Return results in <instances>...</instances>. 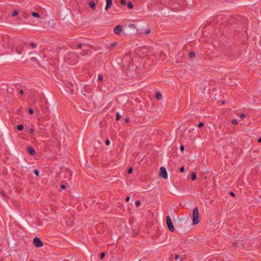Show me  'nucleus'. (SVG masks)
<instances>
[{"label":"nucleus","instance_id":"obj_1","mask_svg":"<svg viewBox=\"0 0 261 261\" xmlns=\"http://www.w3.org/2000/svg\"><path fill=\"white\" fill-rule=\"evenodd\" d=\"M193 224L196 225L200 222L199 210L197 207L194 208L192 214Z\"/></svg>","mask_w":261,"mask_h":261},{"label":"nucleus","instance_id":"obj_2","mask_svg":"<svg viewBox=\"0 0 261 261\" xmlns=\"http://www.w3.org/2000/svg\"><path fill=\"white\" fill-rule=\"evenodd\" d=\"M166 223H167V225L168 226L169 230L171 232L174 231V227L172 224L171 219L169 216H167L166 217Z\"/></svg>","mask_w":261,"mask_h":261},{"label":"nucleus","instance_id":"obj_3","mask_svg":"<svg viewBox=\"0 0 261 261\" xmlns=\"http://www.w3.org/2000/svg\"><path fill=\"white\" fill-rule=\"evenodd\" d=\"M33 244L36 247H40L43 246V243L40 239L37 237H35L33 239Z\"/></svg>","mask_w":261,"mask_h":261},{"label":"nucleus","instance_id":"obj_4","mask_svg":"<svg viewBox=\"0 0 261 261\" xmlns=\"http://www.w3.org/2000/svg\"><path fill=\"white\" fill-rule=\"evenodd\" d=\"M160 175L164 179H167L168 177L167 172L165 168L162 167L160 169Z\"/></svg>","mask_w":261,"mask_h":261},{"label":"nucleus","instance_id":"obj_5","mask_svg":"<svg viewBox=\"0 0 261 261\" xmlns=\"http://www.w3.org/2000/svg\"><path fill=\"white\" fill-rule=\"evenodd\" d=\"M122 31V26L120 25H118L117 26H116L115 29H114V32L115 34H119Z\"/></svg>","mask_w":261,"mask_h":261},{"label":"nucleus","instance_id":"obj_6","mask_svg":"<svg viewBox=\"0 0 261 261\" xmlns=\"http://www.w3.org/2000/svg\"><path fill=\"white\" fill-rule=\"evenodd\" d=\"M106 6L105 7V10L107 11L112 5V0H106Z\"/></svg>","mask_w":261,"mask_h":261},{"label":"nucleus","instance_id":"obj_7","mask_svg":"<svg viewBox=\"0 0 261 261\" xmlns=\"http://www.w3.org/2000/svg\"><path fill=\"white\" fill-rule=\"evenodd\" d=\"M29 153L31 155H34L36 154V151L32 147H29L28 148Z\"/></svg>","mask_w":261,"mask_h":261},{"label":"nucleus","instance_id":"obj_8","mask_svg":"<svg viewBox=\"0 0 261 261\" xmlns=\"http://www.w3.org/2000/svg\"><path fill=\"white\" fill-rule=\"evenodd\" d=\"M89 6L90 7V8L94 10L96 9V5L95 3L93 1H91L89 3Z\"/></svg>","mask_w":261,"mask_h":261},{"label":"nucleus","instance_id":"obj_9","mask_svg":"<svg viewBox=\"0 0 261 261\" xmlns=\"http://www.w3.org/2000/svg\"><path fill=\"white\" fill-rule=\"evenodd\" d=\"M19 93L21 95L19 97V99L20 100H24V97L22 96L24 94V92L22 90H20L19 91Z\"/></svg>","mask_w":261,"mask_h":261},{"label":"nucleus","instance_id":"obj_10","mask_svg":"<svg viewBox=\"0 0 261 261\" xmlns=\"http://www.w3.org/2000/svg\"><path fill=\"white\" fill-rule=\"evenodd\" d=\"M127 6H128V8L129 9H132L134 7V6H133V4L131 2H128L127 3Z\"/></svg>","mask_w":261,"mask_h":261},{"label":"nucleus","instance_id":"obj_11","mask_svg":"<svg viewBox=\"0 0 261 261\" xmlns=\"http://www.w3.org/2000/svg\"><path fill=\"white\" fill-rule=\"evenodd\" d=\"M195 53L193 51H190L189 54V56L190 58H192L195 56Z\"/></svg>","mask_w":261,"mask_h":261},{"label":"nucleus","instance_id":"obj_12","mask_svg":"<svg viewBox=\"0 0 261 261\" xmlns=\"http://www.w3.org/2000/svg\"><path fill=\"white\" fill-rule=\"evenodd\" d=\"M196 178H197V176H196V173H193L191 175V178L192 179V180H195L196 179Z\"/></svg>","mask_w":261,"mask_h":261},{"label":"nucleus","instance_id":"obj_13","mask_svg":"<svg viewBox=\"0 0 261 261\" xmlns=\"http://www.w3.org/2000/svg\"><path fill=\"white\" fill-rule=\"evenodd\" d=\"M155 97L158 99H161L162 98V95L159 93H156Z\"/></svg>","mask_w":261,"mask_h":261},{"label":"nucleus","instance_id":"obj_14","mask_svg":"<svg viewBox=\"0 0 261 261\" xmlns=\"http://www.w3.org/2000/svg\"><path fill=\"white\" fill-rule=\"evenodd\" d=\"M32 16L33 17H38V18L40 17V15L38 13H36V12H33L32 13Z\"/></svg>","mask_w":261,"mask_h":261},{"label":"nucleus","instance_id":"obj_15","mask_svg":"<svg viewBox=\"0 0 261 261\" xmlns=\"http://www.w3.org/2000/svg\"><path fill=\"white\" fill-rule=\"evenodd\" d=\"M23 128V126L22 125H17V130H22Z\"/></svg>","mask_w":261,"mask_h":261},{"label":"nucleus","instance_id":"obj_16","mask_svg":"<svg viewBox=\"0 0 261 261\" xmlns=\"http://www.w3.org/2000/svg\"><path fill=\"white\" fill-rule=\"evenodd\" d=\"M140 201L139 200H137V201H136L135 202V205L137 206H139L140 205Z\"/></svg>","mask_w":261,"mask_h":261},{"label":"nucleus","instance_id":"obj_17","mask_svg":"<svg viewBox=\"0 0 261 261\" xmlns=\"http://www.w3.org/2000/svg\"><path fill=\"white\" fill-rule=\"evenodd\" d=\"M231 123L233 124H234V125H236L238 124V121L236 119H232V121H231Z\"/></svg>","mask_w":261,"mask_h":261},{"label":"nucleus","instance_id":"obj_18","mask_svg":"<svg viewBox=\"0 0 261 261\" xmlns=\"http://www.w3.org/2000/svg\"><path fill=\"white\" fill-rule=\"evenodd\" d=\"M30 45L32 48H35L37 46L36 44L33 42L31 43Z\"/></svg>","mask_w":261,"mask_h":261},{"label":"nucleus","instance_id":"obj_19","mask_svg":"<svg viewBox=\"0 0 261 261\" xmlns=\"http://www.w3.org/2000/svg\"><path fill=\"white\" fill-rule=\"evenodd\" d=\"M120 3L122 5H125L126 4L125 0H120Z\"/></svg>","mask_w":261,"mask_h":261},{"label":"nucleus","instance_id":"obj_20","mask_svg":"<svg viewBox=\"0 0 261 261\" xmlns=\"http://www.w3.org/2000/svg\"><path fill=\"white\" fill-rule=\"evenodd\" d=\"M34 173L36 175V176H38L39 174V172L38 170H34Z\"/></svg>","mask_w":261,"mask_h":261},{"label":"nucleus","instance_id":"obj_21","mask_svg":"<svg viewBox=\"0 0 261 261\" xmlns=\"http://www.w3.org/2000/svg\"><path fill=\"white\" fill-rule=\"evenodd\" d=\"M29 113L31 114H33L34 113V111L31 108H30L29 110Z\"/></svg>","mask_w":261,"mask_h":261},{"label":"nucleus","instance_id":"obj_22","mask_svg":"<svg viewBox=\"0 0 261 261\" xmlns=\"http://www.w3.org/2000/svg\"><path fill=\"white\" fill-rule=\"evenodd\" d=\"M150 32H151V30L149 29H147V30L145 31V34H149L150 33Z\"/></svg>","mask_w":261,"mask_h":261},{"label":"nucleus","instance_id":"obj_23","mask_svg":"<svg viewBox=\"0 0 261 261\" xmlns=\"http://www.w3.org/2000/svg\"><path fill=\"white\" fill-rule=\"evenodd\" d=\"M132 171H133V168L131 167L128 169L127 172L128 174H130V173H132Z\"/></svg>","mask_w":261,"mask_h":261},{"label":"nucleus","instance_id":"obj_24","mask_svg":"<svg viewBox=\"0 0 261 261\" xmlns=\"http://www.w3.org/2000/svg\"><path fill=\"white\" fill-rule=\"evenodd\" d=\"M105 254L104 252H102L100 254V259H103V257H105Z\"/></svg>","mask_w":261,"mask_h":261},{"label":"nucleus","instance_id":"obj_25","mask_svg":"<svg viewBox=\"0 0 261 261\" xmlns=\"http://www.w3.org/2000/svg\"><path fill=\"white\" fill-rule=\"evenodd\" d=\"M121 117V116L120 115L119 113H117V116H116V120H119Z\"/></svg>","mask_w":261,"mask_h":261},{"label":"nucleus","instance_id":"obj_26","mask_svg":"<svg viewBox=\"0 0 261 261\" xmlns=\"http://www.w3.org/2000/svg\"><path fill=\"white\" fill-rule=\"evenodd\" d=\"M98 80L99 81H102L103 80V76L102 75H99L98 76Z\"/></svg>","mask_w":261,"mask_h":261},{"label":"nucleus","instance_id":"obj_27","mask_svg":"<svg viewBox=\"0 0 261 261\" xmlns=\"http://www.w3.org/2000/svg\"><path fill=\"white\" fill-rule=\"evenodd\" d=\"M110 142L109 140L107 139V140H106V145H107V146H108V145H110Z\"/></svg>","mask_w":261,"mask_h":261},{"label":"nucleus","instance_id":"obj_28","mask_svg":"<svg viewBox=\"0 0 261 261\" xmlns=\"http://www.w3.org/2000/svg\"><path fill=\"white\" fill-rule=\"evenodd\" d=\"M180 149L181 151H184V150H185L184 146V145H181L180 146Z\"/></svg>","mask_w":261,"mask_h":261},{"label":"nucleus","instance_id":"obj_29","mask_svg":"<svg viewBox=\"0 0 261 261\" xmlns=\"http://www.w3.org/2000/svg\"><path fill=\"white\" fill-rule=\"evenodd\" d=\"M240 117L242 118H246V115L245 114H242L240 115Z\"/></svg>","mask_w":261,"mask_h":261},{"label":"nucleus","instance_id":"obj_30","mask_svg":"<svg viewBox=\"0 0 261 261\" xmlns=\"http://www.w3.org/2000/svg\"><path fill=\"white\" fill-rule=\"evenodd\" d=\"M203 125H204V124H203V122H200V123H199L198 124V126H199V127H202Z\"/></svg>","mask_w":261,"mask_h":261},{"label":"nucleus","instance_id":"obj_31","mask_svg":"<svg viewBox=\"0 0 261 261\" xmlns=\"http://www.w3.org/2000/svg\"><path fill=\"white\" fill-rule=\"evenodd\" d=\"M179 170L181 172H183L185 171V168L184 167H181Z\"/></svg>","mask_w":261,"mask_h":261},{"label":"nucleus","instance_id":"obj_32","mask_svg":"<svg viewBox=\"0 0 261 261\" xmlns=\"http://www.w3.org/2000/svg\"><path fill=\"white\" fill-rule=\"evenodd\" d=\"M12 16H16V10H15V11L13 12V13H12Z\"/></svg>","mask_w":261,"mask_h":261},{"label":"nucleus","instance_id":"obj_33","mask_svg":"<svg viewBox=\"0 0 261 261\" xmlns=\"http://www.w3.org/2000/svg\"><path fill=\"white\" fill-rule=\"evenodd\" d=\"M29 132L30 133L32 134L34 133V129L33 128H31L30 129Z\"/></svg>","mask_w":261,"mask_h":261},{"label":"nucleus","instance_id":"obj_34","mask_svg":"<svg viewBox=\"0 0 261 261\" xmlns=\"http://www.w3.org/2000/svg\"><path fill=\"white\" fill-rule=\"evenodd\" d=\"M61 188H62V189H65V188H66V186H65V185H61Z\"/></svg>","mask_w":261,"mask_h":261},{"label":"nucleus","instance_id":"obj_35","mask_svg":"<svg viewBox=\"0 0 261 261\" xmlns=\"http://www.w3.org/2000/svg\"><path fill=\"white\" fill-rule=\"evenodd\" d=\"M82 44L81 43H79V44H78V45H77V47H78L79 48H81V47H82Z\"/></svg>","mask_w":261,"mask_h":261},{"label":"nucleus","instance_id":"obj_36","mask_svg":"<svg viewBox=\"0 0 261 261\" xmlns=\"http://www.w3.org/2000/svg\"><path fill=\"white\" fill-rule=\"evenodd\" d=\"M257 141H258V143H261V136L258 139Z\"/></svg>","mask_w":261,"mask_h":261},{"label":"nucleus","instance_id":"obj_37","mask_svg":"<svg viewBox=\"0 0 261 261\" xmlns=\"http://www.w3.org/2000/svg\"><path fill=\"white\" fill-rule=\"evenodd\" d=\"M125 121L126 122H128L129 121V118H126L125 119Z\"/></svg>","mask_w":261,"mask_h":261},{"label":"nucleus","instance_id":"obj_38","mask_svg":"<svg viewBox=\"0 0 261 261\" xmlns=\"http://www.w3.org/2000/svg\"><path fill=\"white\" fill-rule=\"evenodd\" d=\"M129 196H127L126 198V200L128 202L129 200Z\"/></svg>","mask_w":261,"mask_h":261},{"label":"nucleus","instance_id":"obj_39","mask_svg":"<svg viewBox=\"0 0 261 261\" xmlns=\"http://www.w3.org/2000/svg\"><path fill=\"white\" fill-rule=\"evenodd\" d=\"M230 195H231V196H234V193L233 192H230Z\"/></svg>","mask_w":261,"mask_h":261},{"label":"nucleus","instance_id":"obj_40","mask_svg":"<svg viewBox=\"0 0 261 261\" xmlns=\"http://www.w3.org/2000/svg\"><path fill=\"white\" fill-rule=\"evenodd\" d=\"M178 258H179V256H178V255H175V258L176 259H178Z\"/></svg>","mask_w":261,"mask_h":261},{"label":"nucleus","instance_id":"obj_41","mask_svg":"<svg viewBox=\"0 0 261 261\" xmlns=\"http://www.w3.org/2000/svg\"><path fill=\"white\" fill-rule=\"evenodd\" d=\"M210 261H216V260H215V259H212V260H210Z\"/></svg>","mask_w":261,"mask_h":261}]
</instances>
